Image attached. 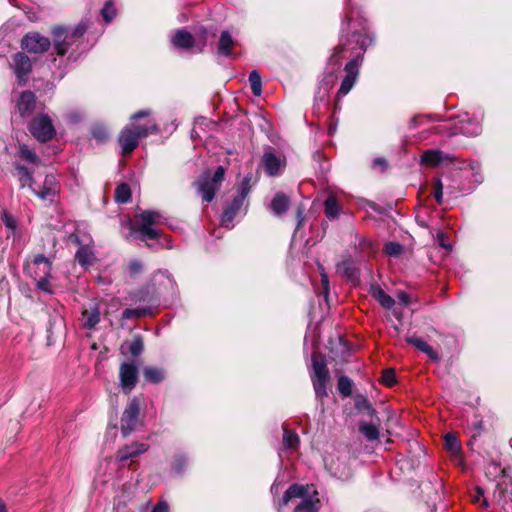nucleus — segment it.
Segmentation results:
<instances>
[{"label":"nucleus","instance_id":"6","mask_svg":"<svg viewBox=\"0 0 512 512\" xmlns=\"http://www.w3.org/2000/svg\"><path fill=\"white\" fill-rule=\"evenodd\" d=\"M87 29V25L84 22H80L73 31H68L65 28L57 27L53 29V42L54 47L58 55H64L73 40L76 37H80L84 34Z\"/></svg>","mask_w":512,"mask_h":512},{"label":"nucleus","instance_id":"24","mask_svg":"<svg viewBox=\"0 0 512 512\" xmlns=\"http://www.w3.org/2000/svg\"><path fill=\"white\" fill-rule=\"evenodd\" d=\"M359 431L368 441H374L379 438V427L373 422H360Z\"/></svg>","mask_w":512,"mask_h":512},{"label":"nucleus","instance_id":"19","mask_svg":"<svg viewBox=\"0 0 512 512\" xmlns=\"http://www.w3.org/2000/svg\"><path fill=\"white\" fill-rule=\"evenodd\" d=\"M447 159V155H444L439 150H427L421 156V163L426 166L435 167Z\"/></svg>","mask_w":512,"mask_h":512},{"label":"nucleus","instance_id":"40","mask_svg":"<svg viewBox=\"0 0 512 512\" xmlns=\"http://www.w3.org/2000/svg\"><path fill=\"white\" fill-rule=\"evenodd\" d=\"M143 341L140 336H135L129 345V351L132 355L137 356L143 350Z\"/></svg>","mask_w":512,"mask_h":512},{"label":"nucleus","instance_id":"32","mask_svg":"<svg viewBox=\"0 0 512 512\" xmlns=\"http://www.w3.org/2000/svg\"><path fill=\"white\" fill-rule=\"evenodd\" d=\"M445 446L452 454H457L460 451L461 445L453 433H447L444 437Z\"/></svg>","mask_w":512,"mask_h":512},{"label":"nucleus","instance_id":"48","mask_svg":"<svg viewBox=\"0 0 512 512\" xmlns=\"http://www.w3.org/2000/svg\"><path fill=\"white\" fill-rule=\"evenodd\" d=\"M93 136L96 139H98L100 141H103V140H105L108 137V133H107V131L104 128H95L93 130Z\"/></svg>","mask_w":512,"mask_h":512},{"label":"nucleus","instance_id":"56","mask_svg":"<svg viewBox=\"0 0 512 512\" xmlns=\"http://www.w3.org/2000/svg\"><path fill=\"white\" fill-rule=\"evenodd\" d=\"M463 132L469 135H478L481 132V128L479 125H475L472 131L463 130Z\"/></svg>","mask_w":512,"mask_h":512},{"label":"nucleus","instance_id":"42","mask_svg":"<svg viewBox=\"0 0 512 512\" xmlns=\"http://www.w3.org/2000/svg\"><path fill=\"white\" fill-rule=\"evenodd\" d=\"M382 381L387 386H392L396 382L395 371L391 368L383 371Z\"/></svg>","mask_w":512,"mask_h":512},{"label":"nucleus","instance_id":"63","mask_svg":"<svg viewBox=\"0 0 512 512\" xmlns=\"http://www.w3.org/2000/svg\"><path fill=\"white\" fill-rule=\"evenodd\" d=\"M205 44H206V38L204 37L203 41L201 42V46L199 47L198 51H202V48L205 46Z\"/></svg>","mask_w":512,"mask_h":512},{"label":"nucleus","instance_id":"12","mask_svg":"<svg viewBox=\"0 0 512 512\" xmlns=\"http://www.w3.org/2000/svg\"><path fill=\"white\" fill-rule=\"evenodd\" d=\"M22 48L30 53H42L49 49L50 40L39 33H28L22 39Z\"/></svg>","mask_w":512,"mask_h":512},{"label":"nucleus","instance_id":"46","mask_svg":"<svg viewBox=\"0 0 512 512\" xmlns=\"http://www.w3.org/2000/svg\"><path fill=\"white\" fill-rule=\"evenodd\" d=\"M437 242H438V244H439L442 248H444V249H446V250H451V245H450V243L448 242L447 237H446V235H445V233H444V232L439 231V232L437 233Z\"/></svg>","mask_w":512,"mask_h":512},{"label":"nucleus","instance_id":"50","mask_svg":"<svg viewBox=\"0 0 512 512\" xmlns=\"http://www.w3.org/2000/svg\"><path fill=\"white\" fill-rule=\"evenodd\" d=\"M335 76L331 74L329 77L325 78L322 82V86L324 87L325 93H328L332 85L334 84Z\"/></svg>","mask_w":512,"mask_h":512},{"label":"nucleus","instance_id":"54","mask_svg":"<svg viewBox=\"0 0 512 512\" xmlns=\"http://www.w3.org/2000/svg\"><path fill=\"white\" fill-rule=\"evenodd\" d=\"M149 115V111L147 110H142V111H139L137 113H135L132 117H131V120L132 121H135L136 119L140 118V117H146Z\"/></svg>","mask_w":512,"mask_h":512},{"label":"nucleus","instance_id":"29","mask_svg":"<svg viewBox=\"0 0 512 512\" xmlns=\"http://www.w3.org/2000/svg\"><path fill=\"white\" fill-rule=\"evenodd\" d=\"M336 271L338 274L352 279L355 276V269L351 260L346 259L337 264Z\"/></svg>","mask_w":512,"mask_h":512},{"label":"nucleus","instance_id":"38","mask_svg":"<svg viewBox=\"0 0 512 512\" xmlns=\"http://www.w3.org/2000/svg\"><path fill=\"white\" fill-rule=\"evenodd\" d=\"M33 263L37 266L43 264V274L50 275L51 271V261L46 258L43 254H38L34 257Z\"/></svg>","mask_w":512,"mask_h":512},{"label":"nucleus","instance_id":"14","mask_svg":"<svg viewBox=\"0 0 512 512\" xmlns=\"http://www.w3.org/2000/svg\"><path fill=\"white\" fill-rule=\"evenodd\" d=\"M262 165L269 176H275L285 166V160L281 156L276 155L272 149H269L262 156Z\"/></svg>","mask_w":512,"mask_h":512},{"label":"nucleus","instance_id":"9","mask_svg":"<svg viewBox=\"0 0 512 512\" xmlns=\"http://www.w3.org/2000/svg\"><path fill=\"white\" fill-rule=\"evenodd\" d=\"M249 179L245 178L242 183L238 195L233 199L232 203L224 210L221 217V224L225 227H230L235 215L244 204V200L249 193Z\"/></svg>","mask_w":512,"mask_h":512},{"label":"nucleus","instance_id":"8","mask_svg":"<svg viewBox=\"0 0 512 512\" xmlns=\"http://www.w3.org/2000/svg\"><path fill=\"white\" fill-rule=\"evenodd\" d=\"M29 130L40 142L51 140L56 133L51 118L46 114L35 117L29 125Z\"/></svg>","mask_w":512,"mask_h":512},{"label":"nucleus","instance_id":"34","mask_svg":"<svg viewBox=\"0 0 512 512\" xmlns=\"http://www.w3.org/2000/svg\"><path fill=\"white\" fill-rule=\"evenodd\" d=\"M19 154L23 159L30 163L38 164L40 161L37 154L25 144L19 146Z\"/></svg>","mask_w":512,"mask_h":512},{"label":"nucleus","instance_id":"16","mask_svg":"<svg viewBox=\"0 0 512 512\" xmlns=\"http://www.w3.org/2000/svg\"><path fill=\"white\" fill-rule=\"evenodd\" d=\"M149 449V445L146 443L134 442L120 448L116 453V459L118 461H126L128 459L137 457Z\"/></svg>","mask_w":512,"mask_h":512},{"label":"nucleus","instance_id":"13","mask_svg":"<svg viewBox=\"0 0 512 512\" xmlns=\"http://www.w3.org/2000/svg\"><path fill=\"white\" fill-rule=\"evenodd\" d=\"M59 192L60 185L52 174L46 175L43 185L38 190H34L36 196L43 201H53Z\"/></svg>","mask_w":512,"mask_h":512},{"label":"nucleus","instance_id":"17","mask_svg":"<svg viewBox=\"0 0 512 512\" xmlns=\"http://www.w3.org/2000/svg\"><path fill=\"white\" fill-rule=\"evenodd\" d=\"M36 107V97L31 91H24L17 101V109L21 116L29 115Z\"/></svg>","mask_w":512,"mask_h":512},{"label":"nucleus","instance_id":"64","mask_svg":"<svg viewBox=\"0 0 512 512\" xmlns=\"http://www.w3.org/2000/svg\"><path fill=\"white\" fill-rule=\"evenodd\" d=\"M393 313H394V315H395L398 319H400V318H401V312H398L397 310H394V312H393Z\"/></svg>","mask_w":512,"mask_h":512},{"label":"nucleus","instance_id":"44","mask_svg":"<svg viewBox=\"0 0 512 512\" xmlns=\"http://www.w3.org/2000/svg\"><path fill=\"white\" fill-rule=\"evenodd\" d=\"M145 312L144 309H125L122 316L124 319L138 318L143 316Z\"/></svg>","mask_w":512,"mask_h":512},{"label":"nucleus","instance_id":"21","mask_svg":"<svg viewBox=\"0 0 512 512\" xmlns=\"http://www.w3.org/2000/svg\"><path fill=\"white\" fill-rule=\"evenodd\" d=\"M172 43L176 47L187 49L194 46L195 39L189 32L178 30L172 38Z\"/></svg>","mask_w":512,"mask_h":512},{"label":"nucleus","instance_id":"62","mask_svg":"<svg viewBox=\"0 0 512 512\" xmlns=\"http://www.w3.org/2000/svg\"><path fill=\"white\" fill-rule=\"evenodd\" d=\"M0 512H6V507L3 501L0 499Z\"/></svg>","mask_w":512,"mask_h":512},{"label":"nucleus","instance_id":"47","mask_svg":"<svg viewBox=\"0 0 512 512\" xmlns=\"http://www.w3.org/2000/svg\"><path fill=\"white\" fill-rule=\"evenodd\" d=\"M49 275H45L43 277H41L38 281H37V287L45 292H48L50 293L51 292V289H50V285H49V282H48V277Z\"/></svg>","mask_w":512,"mask_h":512},{"label":"nucleus","instance_id":"26","mask_svg":"<svg viewBox=\"0 0 512 512\" xmlns=\"http://www.w3.org/2000/svg\"><path fill=\"white\" fill-rule=\"evenodd\" d=\"M76 260L81 266H90L94 262V253L88 246H81L75 255Z\"/></svg>","mask_w":512,"mask_h":512},{"label":"nucleus","instance_id":"7","mask_svg":"<svg viewBox=\"0 0 512 512\" xmlns=\"http://www.w3.org/2000/svg\"><path fill=\"white\" fill-rule=\"evenodd\" d=\"M224 174V168L219 166L212 177L205 174L198 182V190L201 192L204 201L210 202L213 200L216 191L219 189L220 184L224 179Z\"/></svg>","mask_w":512,"mask_h":512},{"label":"nucleus","instance_id":"25","mask_svg":"<svg viewBox=\"0 0 512 512\" xmlns=\"http://www.w3.org/2000/svg\"><path fill=\"white\" fill-rule=\"evenodd\" d=\"M233 45L234 40L232 39L230 33L228 31H223L219 39L218 53L224 56L231 55V48Z\"/></svg>","mask_w":512,"mask_h":512},{"label":"nucleus","instance_id":"31","mask_svg":"<svg viewBox=\"0 0 512 512\" xmlns=\"http://www.w3.org/2000/svg\"><path fill=\"white\" fill-rule=\"evenodd\" d=\"M249 82L251 86V90L255 96H260L262 93V82H261V76L256 71L253 70L250 72L249 75Z\"/></svg>","mask_w":512,"mask_h":512},{"label":"nucleus","instance_id":"37","mask_svg":"<svg viewBox=\"0 0 512 512\" xmlns=\"http://www.w3.org/2000/svg\"><path fill=\"white\" fill-rule=\"evenodd\" d=\"M338 390L343 396H350L352 393V381L346 376L339 377Z\"/></svg>","mask_w":512,"mask_h":512},{"label":"nucleus","instance_id":"53","mask_svg":"<svg viewBox=\"0 0 512 512\" xmlns=\"http://www.w3.org/2000/svg\"><path fill=\"white\" fill-rule=\"evenodd\" d=\"M152 512H168V506L165 503H160L153 508Z\"/></svg>","mask_w":512,"mask_h":512},{"label":"nucleus","instance_id":"27","mask_svg":"<svg viewBox=\"0 0 512 512\" xmlns=\"http://www.w3.org/2000/svg\"><path fill=\"white\" fill-rule=\"evenodd\" d=\"M325 215L329 219H335L340 215L341 208L333 195L328 196L324 203Z\"/></svg>","mask_w":512,"mask_h":512},{"label":"nucleus","instance_id":"58","mask_svg":"<svg viewBox=\"0 0 512 512\" xmlns=\"http://www.w3.org/2000/svg\"><path fill=\"white\" fill-rule=\"evenodd\" d=\"M335 475H336L338 478H340V479H347V478L350 476V473H349V471H347V472H341V473H339V474H338L337 472H335Z\"/></svg>","mask_w":512,"mask_h":512},{"label":"nucleus","instance_id":"22","mask_svg":"<svg viewBox=\"0 0 512 512\" xmlns=\"http://www.w3.org/2000/svg\"><path fill=\"white\" fill-rule=\"evenodd\" d=\"M82 321L84 327L93 328L100 321L99 308L93 305L89 309H84L82 312Z\"/></svg>","mask_w":512,"mask_h":512},{"label":"nucleus","instance_id":"11","mask_svg":"<svg viewBox=\"0 0 512 512\" xmlns=\"http://www.w3.org/2000/svg\"><path fill=\"white\" fill-rule=\"evenodd\" d=\"M11 67L17 77L18 83L20 85H25L27 82V77L32 70V64L29 57L20 52L16 53L13 56Z\"/></svg>","mask_w":512,"mask_h":512},{"label":"nucleus","instance_id":"4","mask_svg":"<svg viewBox=\"0 0 512 512\" xmlns=\"http://www.w3.org/2000/svg\"><path fill=\"white\" fill-rule=\"evenodd\" d=\"M132 126L133 128H124L119 135V143L122 147L123 155L131 153L137 147L139 138L158 131L154 123L138 126L133 122Z\"/></svg>","mask_w":512,"mask_h":512},{"label":"nucleus","instance_id":"2","mask_svg":"<svg viewBox=\"0 0 512 512\" xmlns=\"http://www.w3.org/2000/svg\"><path fill=\"white\" fill-rule=\"evenodd\" d=\"M292 498H301L295 512H318L317 492L309 486L294 484L283 495L280 505H287Z\"/></svg>","mask_w":512,"mask_h":512},{"label":"nucleus","instance_id":"35","mask_svg":"<svg viewBox=\"0 0 512 512\" xmlns=\"http://www.w3.org/2000/svg\"><path fill=\"white\" fill-rule=\"evenodd\" d=\"M355 407L357 410H366L371 416L375 414V410L372 408L368 399L363 395H357L355 397Z\"/></svg>","mask_w":512,"mask_h":512},{"label":"nucleus","instance_id":"15","mask_svg":"<svg viewBox=\"0 0 512 512\" xmlns=\"http://www.w3.org/2000/svg\"><path fill=\"white\" fill-rule=\"evenodd\" d=\"M122 389L129 393L137 382V367L132 363H123L119 371Z\"/></svg>","mask_w":512,"mask_h":512},{"label":"nucleus","instance_id":"39","mask_svg":"<svg viewBox=\"0 0 512 512\" xmlns=\"http://www.w3.org/2000/svg\"><path fill=\"white\" fill-rule=\"evenodd\" d=\"M101 14L106 22L112 21L116 15V10L111 1L106 2L105 6L101 10Z\"/></svg>","mask_w":512,"mask_h":512},{"label":"nucleus","instance_id":"59","mask_svg":"<svg viewBox=\"0 0 512 512\" xmlns=\"http://www.w3.org/2000/svg\"><path fill=\"white\" fill-rule=\"evenodd\" d=\"M346 20H347V32H350V23L352 22V16L347 14L346 15Z\"/></svg>","mask_w":512,"mask_h":512},{"label":"nucleus","instance_id":"3","mask_svg":"<svg viewBox=\"0 0 512 512\" xmlns=\"http://www.w3.org/2000/svg\"><path fill=\"white\" fill-rule=\"evenodd\" d=\"M164 223V217L156 211H144L135 216L134 221H129L132 230L140 233L142 239H156L160 232L155 228Z\"/></svg>","mask_w":512,"mask_h":512},{"label":"nucleus","instance_id":"55","mask_svg":"<svg viewBox=\"0 0 512 512\" xmlns=\"http://www.w3.org/2000/svg\"><path fill=\"white\" fill-rule=\"evenodd\" d=\"M483 493H484V492H483L482 488L477 487V488H476V494H475V495H473V501H474V502H479V501H480L481 496L483 495Z\"/></svg>","mask_w":512,"mask_h":512},{"label":"nucleus","instance_id":"61","mask_svg":"<svg viewBox=\"0 0 512 512\" xmlns=\"http://www.w3.org/2000/svg\"><path fill=\"white\" fill-rule=\"evenodd\" d=\"M489 468H493V470L495 472H497L498 470H500V467L496 464V463H491L490 467Z\"/></svg>","mask_w":512,"mask_h":512},{"label":"nucleus","instance_id":"52","mask_svg":"<svg viewBox=\"0 0 512 512\" xmlns=\"http://www.w3.org/2000/svg\"><path fill=\"white\" fill-rule=\"evenodd\" d=\"M4 223L10 229L15 228V221L12 217L8 216L7 214L4 215Z\"/></svg>","mask_w":512,"mask_h":512},{"label":"nucleus","instance_id":"18","mask_svg":"<svg viewBox=\"0 0 512 512\" xmlns=\"http://www.w3.org/2000/svg\"><path fill=\"white\" fill-rule=\"evenodd\" d=\"M370 293L386 309H391L395 304L394 299L377 284L371 285Z\"/></svg>","mask_w":512,"mask_h":512},{"label":"nucleus","instance_id":"5","mask_svg":"<svg viewBox=\"0 0 512 512\" xmlns=\"http://www.w3.org/2000/svg\"><path fill=\"white\" fill-rule=\"evenodd\" d=\"M310 377L316 398L323 400L328 395V384L330 382L329 370L324 359H319L316 356L312 357Z\"/></svg>","mask_w":512,"mask_h":512},{"label":"nucleus","instance_id":"60","mask_svg":"<svg viewBox=\"0 0 512 512\" xmlns=\"http://www.w3.org/2000/svg\"><path fill=\"white\" fill-rule=\"evenodd\" d=\"M374 164H376V165H384L385 164V160L377 158V159L374 160Z\"/></svg>","mask_w":512,"mask_h":512},{"label":"nucleus","instance_id":"45","mask_svg":"<svg viewBox=\"0 0 512 512\" xmlns=\"http://www.w3.org/2000/svg\"><path fill=\"white\" fill-rule=\"evenodd\" d=\"M443 185L440 179H437L434 183V197L436 201L441 204L443 198Z\"/></svg>","mask_w":512,"mask_h":512},{"label":"nucleus","instance_id":"28","mask_svg":"<svg viewBox=\"0 0 512 512\" xmlns=\"http://www.w3.org/2000/svg\"><path fill=\"white\" fill-rule=\"evenodd\" d=\"M143 375L147 381L152 383L161 382L165 377L164 371L155 367L145 368L143 371Z\"/></svg>","mask_w":512,"mask_h":512},{"label":"nucleus","instance_id":"20","mask_svg":"<svg viewBox=\"0 0 512 512\" xmlns=\"http://www.w3.org/2000/svg\"><path fill=\"white\" fill-rule=\"evenodd\" d=\"M407 342L410 343L411 345L415 346L420 351L427 354V356L430 359H432L433 361L439 360L438 353L423 339L413 336V337H409L407 339Z\"/></svg>","mask_w":512,"mask_h":512},{"label":"nucleus","instance_id":"51","mask_svg":"<svg viewBox=\"0 0 512 512\" xmlns=\"http://www.w3.org/2000/svg\"><path fill=\"white\" fill-rule=\"evenodd\" d=\"M397 298L405 306L410 303L409 295L406 292H399Z\"/></svg>","mask_w":512,"mask_h":512},{"label":"nucleus","instance_id":"49","mask_svg":"<svg viewBox=\"0 0 512 512\" xmlns=\"http://www.w3.org/2000/svg\"><path fill=\"white\" fill-rule=\"evenodd\" d=\"M131 274L135 275L142 270V263L138 260L131 261L129 264Z\"/></svg>","mask_w":512,"mask_h":512},{"label":"nucleus","instance_id":"41","mask_svg":"<svg viewBox=\"0 0 512 512\" xmlns=\"http://www.w3.org/2000/svg\"><path fill=\"white\" fill-rule=\"evenodd\" d=\"M385 251L390 256H398L402 252V246L397 242H389L385 245Z\"/></svg>","mask_w":512,"mask_h":512},{"label":"nucleus","instance_id":"10","mask_svg":"<svg viewBox=\"0 0 512 512\" xmlns=\"http://www.w3.org/2000/svg\"><path fill=\"white\" fill-rule=\"evenodd\" d=\"M140 411V404L136 398H133L125 408L121 418V431L124 436H127L134 431Z\"/></svg>","mask_w":512,"mask_h":512},{"label":"nucleus","instance_id":"30","mask_svg":"<svg viewBox=\"0 0 512 512\" xmlns=\"http://www.w3.org/2000/svg\"><path fill=\"white\" fill-rule=\"evenodd\" d=\"M131 198V190L130 187L122 183L116 187L115 190V200L118 203H127Z\"/></svg>","mask_w":512,"mask_h":512},{"label":"nucleus","instance_id":"23","mask_svg":"<svg viewBox=\"0 0 512 512\" xmlns=\"http://www.w3.org/2000/svg\"><path fill=\"white\" fill-rule=\"evenodd\" d=\"M288 205H289L288 197L284 193L278 192L274 196L270 207L274 214L280 215L287 210Z\"/></svg>","mask_w":512,"mask_h":512},{"label":"nucleus","instance_id":"33","mask_svg":"<svg viewBox=\"0 0 512 512\" xmlns=\"http://www.w3.org/2000/svg\"><path fill=\"white\" fill-rule=\"evenodd\" d=\"M16 170L19 174V181L21 184V187L29 186L31 187L33 182L32 174L29 172V170L22 165H17Z\"/></svg>","mask_w":512,"mask_h":512},{"label":"nucleus","instance_id":"57","mask_svg":"<svg viewBox=\"0 0 512 512\" xmlns=\"http://www.w3.org/2000/svg\"><path fill=\"white\" fill-rule=\"evenodd\" d=\"M498 503L502 506V508L505 510V512H509L508 502L505 498H502L500 495V498L498 500Z\"/></svg>","mask_w":512,"mask_h":512},{"label":"nucleus","instance_id":"1","mask_svg":"<svg viewBox=\"0 0 512 512\" xmlns=\"http://www.w3.org/2000/svg\"><path fill=\"white\" fill-rule=\"evenodd\" d=\"M359 26H361V29L351 31L350 37L334 49L333 54L329 59V63L333 65L335 69H337L341 65V59L344 57V54L349 53L351 56H353V58L345 65L346 75L342 80L337 93L335 109L338 108L339 99L351 91L359 74V57L365 50L366 43V38L362 34L364 27L361 23H359Z\"/></svg>","mask_w":512,"mask_h":512},{"label":"nucleus","instance_id":"43","mask_svg":"<svg viewBox=\"0 0 512 512\" xmlns=\"http://www.w3.org/2000/svg\"><path fill=\"white\" fill-rule=\"evenodd\" d=\"M318 269H319L320 276H321V283H322V287H323V292H324L325 295H327L328 291H329L328 275L325 272V269H324V267L321 264H318Z\"/></svg>","mask_w":512,"mask_h":512},{"label":"nucleus","instance_id":"36","mask_svg":"<svg viewBox=\"0 0 512 512\" xmlns=\"http://www.w3.org/2000/svg\"><path fill=\"white\" fill-rule=\"evenodd\" d=\"M299 437L296 433L284 428L283 444L287 448H295L298 445Z\"/></svg>","mask_w":512,"mask_h":512}]
</instances>
